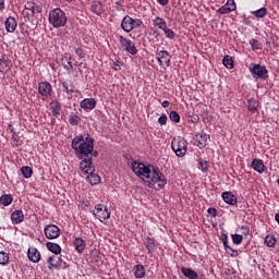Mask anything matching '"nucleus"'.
<instances>
[{"instance_id": "nucleus-11", "label": "nucleus", "mask_w": 279, "mask_h": 279, "mask_svg": "<svg viewBox=\"0 0 279 279\" xmlns=\"http://www.w3.org/2000/svg\"><path fill=\"white\" fill-rule=\"evenodd\" d=\"M94 216L104 223L110 219V211L107 208L104 209V205L98 204L95 206Z\"/></svg>"}, {"instance_id": "nucleus-1", "label": "nucleus", "mask_w": 279, "mask_h": 279, "mask_svg": "<svg viewBox=\"0 0 279 279\" xmlns=\"http://www.w3.org/2000/svg\"><path fill=\"white\" fill-rule=\"evenodd\" d=\"M132 169L135 175L140 180H143L149 189H154L156 185L158 189H165L167 186V178L160 172V169L138 161L132 162Z\"/></svg>"}, {"instance_id": "nucleus-32", "label": "nucleus", "mask_w": 279, "mask_h": 279, "mask_svg": "<svg viewBox=\"0 0 279 279\" xmlns=\"http://www.w3.org/2000/svg\"><path fill=\"white\" fill-rule=\"evenodd\" d=\"M50 108L52 110V116L56 117V119H58V117H60V110H61L60 102L58 101L50 102Z\"/></svg>"}, {"instance_id": "nucleus-35", "label": "nucleus", "mask_w": 279, "mask_h": 279, "mask_svg": "<svg viewBox=\"0 0 279 279\" xmlns=\"http://www.w3.org/2000/svg\"><path fill=\"white\" fill-rule=\"evenodd\" d=\"M144 245H145L146 250H148V252H156V240H154L151 238H147Z\"/></svg>"}, {"instance_id": "nucleus-31", "label": "nucleus", "mask_w": 279, "mask_h": 279, "mask_svg": "<svg viewBox=\"0 0 279 279\" xmlns=\"http://www.w3.org/2000/svg\"><path fill=\"white\" fill-rule=\"evenodd\" d=\"M247 109L250 110V112H252L254 114V112L258 111V102L255 98H250L247 100Z\"/></svg>"}, {"instance_id": "nucleus-40", "label": "nucleus", "mask_w": 279, "mask_h": 279, "mask_svg": "<svg viewBox=\"0 0 279 279\" xmlns=\"http://www.w3.org/2000/svg\"><path fill=\"white\" fill-rule=\"evenodd\" d=\"M169 119L173 123H180V113H178V111H170Z\"/></svg>"}, {"instance_id": "nucleus-37", "label": "nucleus", "mask_w": 279, "mask_h": 279, "mask_svg": "<svg viewBox=\"0 0 279 279\" xmlns=\"http://www.w3.org/2000/svg\"><path fill=\"white\" fill-rule=\"evenodd\" d=\"M251 14H253V16H256V19H265L267 14V8H260L258 10L252 11Z\"/></svg>"}, {"instance_id": "nucleus-48", "label": "nucleus", "mask_w": 279, "mask_h": 279, "mask_svg": "<svg viewBox=\"0 0 279 279\" xmlns=\"http://www.w3.org/2000/svg\"><path fill=\"white\" fill-rule=\"evenodd\" d=\"M230 11L229 8L227 7V4L220 7L218 10H217V13L218 14H230Z\"/></svg>"}, {"instance_id": "nucleus-14", "label": "nucleus", "mask_w": 279, "mask_h": 279, "mask_svg": "<svg viewBox=\"0 0 279 279\" xmlns=\"http://www.w3.org/2000/svg\"><path fill=\"white\" fill-rule=\"evenodd\" d=\"M196 138V145L197 147H199L201 149H203V147H206V145H208V141H210V135L204 133V132H198L195 135Z\"/></svg>"}, {"instance_id": "nucleus-21", "label": "nucleus", "mask_w": 279, "mask_h": 279, "mask_svg": "<svg viewBox=\"0 0 279 279\" xmlns=\"http://www.w3.org/2000/svg\"><path fill=\"white\" fill-rule=\"evenodd\" d=\"M74 248L78 254H83L86 250V241H84L82 238H76L74 240Z\"/></svg>"}, {"instance_id": "nucleus-24", "label": "nucleus", "mask_w": 279, "mask_h": 279, "mask_svg": "<svg viewBox=\"0 0 279 279\" xmlns=\"http://www.w3.org/2000/svg\"><path fill=\"white\" fill-rule=\"evenodd\" d=\"M181 274H183V276H185V278H189V279H201L199 275H197L195 270L191 268L182 267Z\"/></svg>"}, {"instance_id": "nucleus-20", "label": "nucleus", "mask_w": 279, "mask_h": 279, "mask_svg": "<svg viewBox=\"0 0 279 279\" xmlns=\"http://www.w3.org/2000/svg\"><path fill=\"white\" fill-rule=\"evenodd\" d=\"M220 240L222 241V245H223L226 252H228V253L232 252L231 256H233V257L238 256L239 253H236L235 250H233L232 247H230L228 245V234L221 233Z\"/></svg>"}, {"instance_id": "nucleus-44", "label": "nucleus", "mask_w": 279, "mask_h": 279, "mask_svg": "<svg viewBox=\"0 0 279 279\" xmlns=\"http://www.w3.org/2000/svg\"><path fill=\"white\" fill-rule=\"evenodd\" d=\"M162 32L166 34L167 38H169L170 40H173V38H175V33L172 29L168 28L167 26L166 28L162 29Z\"/></svg>"}, {"instance_id": "nucleus-15", "label": "nucleus", "mask_w": 279, "mask_h": 279, "mask_svg": "<svg viewBox=\"0 0 279 279\" xmlns=\"http://www.w3.org/2000/svg\"><path fill=\"white\" fill-rule=\"evenodd\" d=\"M27 258L31 260V263H40V251L34 246H31L27 252Z\"/></svg>"}, {"instance_id": "nucleus-23", "label": "nucleus", "mask_w": 279, "mask_h": 279, "mask_svg": "<svg viewBox=\"0 0 279 279\" xmlns=\"http://www.w3.org/2000/svg\"><path fill=\"white\" fill-rule=\"evenodd\" d=\"M23 219H25V215L23 214V210H15L11 215V221L13 223H23Z\"/></svg>"}, {"instance_id": "nucleus-10", "label": "nucleus", "mask_w": 279, "mask_h": 279, "mask_svg": "<svg viewBox=\"0 0 279 279\" xmlns=\"http://www.w3.org/2000/svg\"><path fill=\"white\" fill-rule=\"evenodd\" d=\"M80 170L86 175H88L89 173H95V166L93 165V159H90V157H84L80 162Z\"/></svg>"}, {"instance_id": "nucleus-12", "label": "nucleus", "mask_w": 279, "mask_h": 279, "mask_svg": "<svg viewBox=\"0 0 279 279\" xmlns=\"http://www.w3.org/2000/svg\"><path fill=\"white\" fill-rule=\"evenodd\" d=\"M38 93L43 99H47V97L51 96L52 87L49 82H40L38 84Z\"/></svg>"}, {"instance_id": "nucleus-29", "label": "nucleus", "mask_w": 279, "mask_h": 279, "mask_svg": "<svg viewBox=\"0 0 279 279\" xmlns=\"http://www.w3.org/2000/svg\"><path fill=\"white\" fill-rule=\"evenodd\" d=\"M86 180L89 184H92V186H95L101 182V178H99V174H95V172L87 174Z\"/></svg>"}, {"instance_id": "nucleus-18", "label": "nucleus", "mask_w": 279, "mask_h": 279, "mask_svg": "<svg viewBox=\"0 0 279 279\" xmlns=\"http://www.w3.org/2000/svg\"><path fill=\"white\" fill-rule=\"evenodd\" d=\"M95 106H97L95 98H85L81 101V108L83 110H94Z\"/></svg>"}, {"instance_id": "nucleus-36", "label": "nucleus", "mask_w": 279, "mask_h": 279, "mask_svg": "<svg viewBox=\"0 0 279 279\" xmlns=\"http://www.w3.org/2000/svg\"><path fill=\"white\" fill-rule=\"evenodd\" d=\"M222 64L226 66V69H234V60L231 56H225L222 59Z\"/></svg>"}, {"instance_id": "nucleus-50", "label": "nucleus", "mask_w": 279, "mask_h": 279, "mask_svg": "<svg viewBox=\"0 0 279 279\" xmlns=\"http://www.w3.org/2000/svg\"><path fill=\"white\" fill-rule=\"evenodd\" d=\"M158 123H159V125H167V114L162 113V114L158 118Z\"/></svg>"}, {"instance_id": "nucleus-58", "label": "nucleus", "mask_w": 279, "mask_h": 279, "mask_svg": "<svg viewBox=\"0 0 279 279\" xmlns=\"http://www.w3.org/2000/svg\"><path fill=\"white\" fill-rule=\"evenodd\" d=\"M93 156L96 158V156H99V153L97 150L92 151V155H89L90 160H93Z\"/></svg>"}, {"instance_id": "nucleus-25", "label": "nucleus", "mask_w": 279, "mask_h": 279, "mask_svg": "<svg viewBox=\"0 0 279 279\" xmlns=\"http://www.w3.org/2000/svg\"><path fill=\"white\" fill-rule=\"evenodd\" d=\"M46 247L49 250V252H52V254H56L57 256L58 254L62 253V247H60V244L58 243L47 242Z\"/></svg>"}, {"instance_id": "nucleus-26", "label": "nucleus", "mask_w": 279, "mask_h": 279, "mask_svg": "<svg viewBox=\"0 0 279 279\" xmlns=\"http://www.w3.org/2000/svg\"><path fill=\"white\" fill-rule=\"evenodd\" d=\"M92 12L100 16V14H104V4L100 1H94L92 3Z\"/></svg>"}, {"instance_id": "nucleus-60", "label": "nucleus", "mask_w": 279, "mask_h": 279, "mask_svg": "<svg viewBox=\"0 0 279 279\" xmlns=\"http://www.w3.org/2000/svg\"><path fill=\"white\" fill-rule=\"evenodd\" d=\"M9 130H10V132H14V126L9 124Z\"/></svg>"}, {"instance_id": "nucleus-3", "label": "nucleus", "mask_w": 279, "mask_h": 279, "mask_svg": "<svg viewBox=\"0 0 279 279\" xmlns=\"http://www.w3.org/2000/svg\"><path fill=\"white\" fill-rule=\"evenodd\" d=\"M48 21L50 25H52V27L58 29L66 25L69 17L66 16V13L62 9L56 8L49 11Z\"/></svg>"}, {"instance_id": "nucleus-30", "label": "nucleus", "mask_w": 279, "mask_h": 279, "mask_svg": "<svg viewBox=\"0 0 279 279\" xmlns=\"http://www.w3.org/2000/svg\"><path fill=\"white\" fill-rule=\"evenodd\" d=\"M62 65L66 71H73V62H71V56L65 54L62 59Z\"/></svg>"}, {"instance_id": "nucleus-16", "label": "nucleus", "mask_w": 279, "mask_h": 279, "mask_svg": "<svg viewBox=\"0 0 279 279\" xmlns=\"http://www.w3.org/2000/svg\"><path fill=\"white\" fill-rule=\"evenodd\" d=\"M16 19L14 16H9L4 22V27L9 34H14L17 27Z\"/></svg>"}, {"instance_id": "nucleus-4", "label": "nucleus", "mask_w": 279, "mask_h": 279, "mask_svg": "<svg viewBox=\"0 0 279 279\" xmlns=\"http://www.w3.org/2000/svg\"><path fill=\"white\" fill-rule=\"evenodd\" d=\"M171 148L175 156L184 158V156H186V151H189V143L183 137L178 136L172 140Z\"/></svg>"}, {"instance_id": "nucleus-42", "label": "nucleus", "mask_w": 279, "mask_h": 279, "mask_svg": "<svg viewBox=\"0 0 279 279\" xmlns=\"http://www.w3.org/2000/svg\"><path fill=\"white\" fill-rule=\"evenodd\" d=\"M10 263V256L5 252H0V265H7Z\"/></svg>"}, {"instance_id": "nucleus-2", "label": "nucleus", "mask_w": 279, "mask_h": 279, "mask_svg": "<svg viewBox=\"0 0 279 279\" xmlns=\"http://www.w3.org/2000/svg\"><path fill=\"white\" fill-rule=\"evenodd\" d=\"M72 148L76 151L80 160L89 158L95 149V142L90 135H81L72 140Z\"/></svg>"}, {"instance_id": "nucleus-9", "label": "nucleus", "mask_w": 279, "mask_h": 279, "mask_svg": "<svg viewBox=\"0 0 279 279\" xmlns=\"http://www.w3.org/2000/svg\"><path fill=\"white\" fill-rule=\"evenodd\" d=\"M120 44L122 45L124 51L128 53H131V56H136L138 53V50L136 49V46L134 43L123 36L119 37Z\"/></svg>"}, {"instance_id": "nucleus-22", "label": "nucleus", "mask_w": 279, "mask_h": 279, "mask_svg": "<svg viewBox=\"0 0 279 279\" xmlns=\"http://www.w3.org/2000/svg\"><path fill=\"white\" fill-rule=\"evenodd\" d=\"M252 169H254V171H257V173H263V172H265L266 167H265V163L263 162V160L253 159Z\"/></svg>"}, {"instance_id": "nucleus-34", "label": "nucleus", "mask_w": 279, "mask_h": 279, "mask_svg": "<svg viewBox=\"0 0 279 279\" xmlns=\"http://www.w3.org/2000/svg\"><path fill=\"white\" fill-rule=\"evenodd\" d=\"M153 24L155 25V27H158V29H166L167 27V21H165V19L162 17H156L154 21H153Z\"/></svg>"}, {"instance_id": "nucleus-33", "label": "nucleus", "mask_w": 279, "mask_h": 279, "mask_svg": "<svg viewBox=\"0 0 279 279\" xmlns=\"http://www.w3.org/2000/svg\"><path fill=\"white\" fill-rule=\"evenodd\" d=\"M12 202H14V196L11 194H4L0 197V204H2V206H10Z\"/></svg>"}, {"instance_id": "nucleus-39", "label": "nucleus", "mask_w": 279, "mask_h": 279, "mask_svg": "<svg viewBox=\"0 0 279 279\" xmlns=\"http://www.w3.org/2000/svg\"><path fill=\"white\" fill-rule=\"evenodd\" d=\"M265 244L267 247H275L276 245V238L274 235H266L265 238Z\"/></svg>"}, {"instance_id": "nucleus-55", "label": "nucleus", "mask_w": 279, "mask_h": 279, "mask_svg": "<svg viewBox=\"0 0 279 279\" xmlns=\"http://www.w3.org/2000/svg\"><path fill=\"white\" fill-rule=\"evenodd\" d=\"M159 5H167L169 3V0H156Z\"/></svg>"}, {"instance_id": "nucleus-8", "label": "nucleus", "mask_w": 279, "mask_h": 279, "mask_svg": "<svg viewBox=\"0 0 279 279\" xmlns=\"http://www.w3.org/2000/svg\"><path fill=\"white\" fill-rule=\"evenodd\" d=\"M156 60L159 62V66L161 69H168V66H171V54L166 50L157 52Z\"/></svg>"}, {"instance_id": "nucleus-57", "label": "nucleus", "mask_w": 279, "mask_h": 279, "mask_svg": "<svg viewBox=\"0 0 279 279\" xmlns=\"http://www.w3.org/2000/svg\"><path fill=\"white\" fill-rule=\"evenodd\" d=\"M161 106H162V108H169V101L168 100H163L161 102Z\"/></svg>"}, {"instance_id": "nucleus-52", "label": "nucleus", "mask_w": 279, "mask_h": 279, "mask_svg": "<svg viewBox=\"0 0 279 279\" xmlns=\"http://www.w3.org/2000/svg\"><path fill=\"white\" fill-rule=\"evenodd\" d=\"M207 213H208V215H210L211 217H217V209H216V208L209 207V208L207 209Z\"/></svg>"}, {"instance_id": "nucleus-47", "label": "nucleus", "mask_w": 279, "mask_h": 279, "mask_svg": "<svg viewBox=\"0 0 279 279\" xmlns=\"http://www.w3.org/2000/svg\"><path fill=\"white\" fill-rule=\"evenodd\" d=\"M62 87L66 93H73V85L70 82H63Z\"/></svg>"}, {"instance_id": "nucleus-27", "label": "nucleus", "mask_w": 279, "mask_h": 279, "mask_svg": "<svg viewBox=\"0 0 279 279\" xmlns=\"http://www.w3.org/2000/svg\"><path fill=\"white\" fill-rule=\"evenodd\" d=\"M133 274H134L135 278H137V279L145 278V266H143V265L134 266Z\"/></svg>"}, {"instance_id": "nucleus-13", "label": "nucleus", "mask_w": 279, "mask_h": 279, "mask_svg": "<svg viewBox=\"0 0 279 279\" xmlns=\"http://www.w3.org/2000/svg\"><path fill=\"white\" fill-rule=\"evenodd\" d=\"M45 236L52 240L58 239L60 236V228L56 225H48L44 229Z\"/></svg>"}, {"instance_id": "nucleus-46", "label": "nucleus", "mask_w": 279, "mask_h": 279, "mask_svg": "<svg viewBox=\"0 0 279 279\" xmlns=\"http://www.w3.org/2000/svg\"><path fill=\"white\" fill-rule=\"evenodd\" d=\"M225 5L229 8L230 12H234L236 10V3L234 0H228Z\"/></svg>"}, {"instance_id": "nucleus-5", "label": "nucleus", "mask_w": 279, "mask_h": 279, "mask_svg": "<svg viewBox=\"0 0 279 279\" xmlns=\"http://www.w3.org/2000/svg\"><path fill=\"white\" fill-rule=\"evenodd\" d=\"M141 25H143V21L138 19H132V16L130 15H125L121 22V29H123V32H126V34H130L132 29H138Z\"/></svg>"}, {"instance_id": "nucleus-17", "label": "nucleus", "mask_w": 279, "mask_h": 279, "mask_svg": "<svg viewBox=\"0 0 279 279\" xmlns=\"http://www.w3.org/2000/svg\"><path fill=\"white\" fill-rule=\"evenodd\" d=\"M221 197L226 204H229V206H235V204L239 202L232 192H223Z\"/></svg>"}, {"instance_id": "nucleus-7", "label": "nucleus", "mask_w": 279, "mask_h": 279, "mask_svg": "<svg viewBox=\"0 0 279 279\" xmlns=\"http://www.w3.org/2000/svg\"><path fill=\"white\" fill-rule=\"evenodd\" d=\"M40 12H43V8H40V5L28 1L25 5H24V10L22 12L23 16H36V14H40Z\"/></svg>"}, {"instance_id": "nucleus-43", "label": "nucleus", "mask_w": 279, "mask_h": 279, "mask_svg": "<svg viewBox=\"0 0 279 279\" xmlns=\"http://www.w3.org/2000/svg\"><path fill=\"white\" fill-rule=\"evenodd\" d=\"M231 239H232L234 245H241V243H243V235H241V234L234 233L231 235Z\"/></svg>"}, {"instance_id": "nucleus-53", "label": "nucleus", "mask_w": 279, "mask_h": 279, "mask_svg": "<svg viewBox=\"0 0 279 279\" xmlns=\"http://www.w3.org/2000/svg\"><path fill=\"white\" fill-rule=\"evenodd\" d=\"M241 230H242V234H244L245 236H247V234H250V227L248 226H242Z\"/></svg>"}, {"instance_id": "nucleus-19", "label": "nucleus", "mask_w": 279, "mask_h": 279, "mask_svg": "<svg viewBox=\"0 0 279 279\" xmlns=\"http://www.w3.org/2000/svg\"><path fill=\"white\" fill-rule=\"evenodd\" d=\"M48 264L54 269H62V257L52 255L48 258Z\"/></svg>"}, {"instance_id": "nucleus-59", "label": "nucleus", "mask_w": 279, "mask_h": 279, "mask_svg": "<svg viewBox=\"0 0 279 279\" xmlns=\"http://www.w3.org/2000/svg\"><path fill=\"white\" fill-rule=\"evenodd\" d=\"M117 10H121V2H116Z\"/></svg>"}, {"instance_id": "nucleus-49", "label": "nucleus", "mask_w": 279, "mask_h": 279, "mask_svg": "<svg viewBox=\"0 0 279 279\" xmlns=\"http://www.w3.org/2000/svg\"><path fill=\"white\" fill-rule=\"evenodd\" d=\"M199 169L203 173H206L208 171V161H199Z\"/></svg>"}, {"instance_id": "nucleus-54", "label": "nucleus", "mask_w": 279, "mask_h": 279, "mask_svg": "<svg viewBox=\"0 0 279 279\" xmlns=\"http://www.w3.org/2000/svg\"><path fill=\"white\" fill-rule=\"evenodd\" d=\"M114 71H121V65L119 64V61L113 63Z\"/></svg>"}, {"instance_id": "nucleus-51", "label": "nucleus", "mask_w": 279, "mask_h": 279, "mask_svg": "<svg viewBox=\"0 0 279 279\" xmlns=\"http://www.w3.org/2000/svg\"><path fill=\"white\" fill-rule=\"evenodd\" d=\"M76 56H78V58L82 60V58L86 57V53H84V50H82V48H77L75 50Z\"/></svg>"}, {"instance_id": "nucleus-38", "label": "nucleus", "mask_w": 279, "mask_h": 279, "mask_svg": "<svg viewBox=\"0 0 279 279\" xmlns=\"http://www.w3.org/2000/svg\"><path fill=\"white\" fill-rule=\"evenodd\" d=\"M23 178L28 180V178H32V173H34V170H32V167L29 166H24L21 169Z\"/></svg>"}, {"instance_id": "nucleus-6", "label": "nucleus", "mask_w": 279, "mask_h": 279, "mask_svg": "<svg viewBox=\"0 0 279 279\" xmlns=\"http://www.w3.org/2000/svg\"><path fill=\"white\" fill-rule=\"evenodd\" d=\"M248 69L255 80H267V77H269V72L267 71V68H265V65L255 63L252 64Z\"/></svg>"}, {"instance_id": "nucleus-28", "label": "nucleus", "mask_w": 279, "mask_h": 279, "mask_svg": "<svg viewBox=\"0 0 279 279\" xmlns=\"http://www.w3.org/2000/svg\"><path fill=\"white\" fill-rule=\"evenodd\" d=\"M12 68V61L0 59V73H8Z\"/></svg>"}, {"instance_id": "nucleus-45", "label": "nucleus", "mask_w": 279, "mask_h": 279, "mask_svg": "<svg viewBox=\"0 0 279 279\" xmlns=\"http://www.w3.org/2000/svg\"><path fill=\"white\" fill-rule=\"evenodd\" d=\"M250 45H251L253 51L260 49V41H258L257 39H251Z\"/></svg>"}, {"instance_id": "nucleus-41", "label": "nucleus", "mask_w": 279, "mask_h": 279, "mask_svg": "<svg viewBox=\"0 0 279 279\" xmlns=\"http://www.w3.org/2000/svg\"><path fill=\"white\" fill-rule=\"evenodd\" d=\"M80 121H81L80 116L75 113L70 114V118H69L70 125H77Z\"/></svg>"}, {"instance_id": "nucleus-62", "label": "nucleus", "mask_w": 279, "mask_h": 279, "mask_svg": "<svg viewBox=\"0 0 279 279\" xmlns=\"http://www.w3.org/2000/svg\"><path fill=\"white\" fill-rule=\"evenodd\" d=\"M68 1H73V0H68Z\"/></svg>"}, {"instance_id": "nucleus-61", "label": "nucleus", "mask_w": 279, "mask_h": 279, "mask_svg": "<svg viewBox=\"0 0 279 279\" xmlns=\"http://www.w3.org/2000/svg\"><path fill=\"white\" fill-rule=\"evenodd\" d=\"M170 279H178V277H175V276H172V277H170Z\"/></svg>"}, {"instance_id": "nucleus-56", "label": "nucleus", "mask_w": 279, "mask_h": 279, "mask_svg": "<svg viewBox=\"0 0 279 279\" xmlns=\"http://www.w3.org/2000/svg\"><path fill=\"white\" fill-rule=\"evenodd\" d=\"M5 10V0H0V11Z\"/></svg>"}]
</instances>
